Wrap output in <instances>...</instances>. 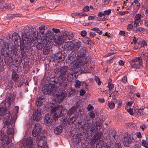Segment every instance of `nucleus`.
Wrapping results in <instances>:
<instances>
[{
  "mask_svg": "<svg viewBox=\"0 0 148 148\" xmlns=\"http://www.w3.org/2000/svg\"><path fill=\"white\" fill-rule=\"evenodd\" d=\"M103 136V134L101 132H97L96 134L95 135V138L97 140H99Z\"/></svg>",
  "mask_w": 148,
  "mask_h": 148,
  "instance_id": "ea45409f",
  "label": "nucleus"
},
{
  "mask_svg": "<svg viewBox=\"0 0 148 148\" xmlns=\"http://www.w3.org/2000/svg\"><path fill=\"white\" fill-rule=\"evenodd\" d=\"M6 107H1L0 108V115H3V119L5 120L4 125L6 126L8 129L7 134L8 135L12 134L14 130L12 126L15 122L17 118V114L18 112L19 107L16 106L14 110V114L11 115L10 112L6 114Z\"/></svg>",
  "mask_w": 148,
  "mask_h": 148,
  "instance_id": "f257e3e1",
  "label": "nucleus"
},
{
  "mask_svg": "<svg viewBox=\"0 0 148 148\" xmlns=\"http://www.w3.org/2000/svg\"><path fill=\"white\" fill-rule=\"evenodd\" d=\"M39 100L40 99H36V104L38 107H40L42 106L43 104V103L45 102V100H41V101H39Z\"/></svg>",
  "mask_w": 148,
  "mask_h": 148,
  "instance_id": "4c0bfd02",
  "label": "nucleus"
},
{
  "mask_svg": "<svg viewBox=\"0 0 148 148\" xmlns=\"http://www.w3.org/2000/svg\"><path fill=\"white\" fill-rule=\"evenodd\" d=\"M22 37L23 40L22 41L17 33H14L12 35V40L16 46H20L21 54L23 56L26 53V50L30 49L32 43L29 40L28 37L25 36L23 33L22 34Z\"/></svg>",
  "mask_w": 148,
  "mask_h": 148,
  "instance_id": "f03ea898",
  "label": "nucleus"
},
{
  "mask_svg": "<svg viewBox=\"0 0 148 148\" xmlns=\"http://www.w3.org/2000/svg\"><path fill=\"white\" fill-rule=\"evenodd\" d=\"M95 80L97 82L98 85L99 86L101 85V82L100 80V78L97 76H95Z\"/></svg>",
  "mask_w": 148,
  "mask_h": 148,
  "instance_id": "de8ad7c7",
  "label": "nucleus"
},
{
  "mask_svg": "<svg viewBox=\"0 0 148 148\" xmlns=\"http://www.w3.org/2000/svg\"><path fill=\"white\" fill-rule=\"evenodd\" d=\"M68 69L67 66H64L60 68H56L54 71L56 74L59 75V77L60 79L63 80L64 81V80L66 79V75L68 73Z\"/></svg>",
  "mask_w": 148,
  "mask_h": 148,
  "instance_id": "0eeeda50",
  "label": "nucleus"
},
{
  "mask_svg": "<svg viewBox=\"0 0 148 148\" xmlns=\"http://www.w3.org/2000/svg\"><path fill=\"white\" fill-rule=\"evenodd\" d=\"M51 112L58 119L60 117L63 116L64 114H66V110L63 105H60L52 108Z\"/></svg>",
  "mask_w": 148,
  "mask_h": 148,
  "instance_id": "39448f33",
  "label": "nucleus"
},
{
  "mask_svg": "<svg viewBox=\"0 0 148 148\" xmlns=\"http://www.w3.org/2000/svg\"><path fill=\"white\" fill-rule=\"evenodd\" d=\"M94 107L90 104H89L88 106V110L89 111H91L93 110Z\"/></svg>",
  "mask_w": 148,
  "mask_h": 148,
  "instance_id": "774afa93",
  "label": "nucleus"
},
{
  "mask_svg": "<svg viewBox=\"0 0 148 148\" xmlns=\"http://www.w3.org/2000/svg\"><path fill=\"white\" fill-rule=\"evenodd\" d=\"M129 13V12L128 11H120L118 13L119 14L121 15H123Z\"/></svg>",
  "mask_w": 148,
  "mask_h": 148,
  "instance_id": "3c124183",
  "label": "nucleus"
},
{
  "mask_svg": "<svg viewBox=\"0 0 148 148\" xmlns=\"http://www.w3.org/2000/svg\"><path fill=\"white\" fill-rule=\"evenodd\" d=\"M116 134H112L109 135L110 140V142L112 141V140L114 142L116 143V140L115 138Z\"/></svg>",
  "mask_w": 148,
  "mask_h": 148,
  "instance_id": "58836bf2",
  "label": "nucleus"
},
{
  "mask_svg": "<svg viewBox=\"0 0 148 148\" xmlns=\"http://www.w3.org/2000/svg\"><path fill=\"white\" fill-rule=\"evenodd\" d=\"M48 84H46L43 86L42 88V91L44 95L50 94L53 95L58 91V87H53Z\"/></svg>",
  "mask_w": 148,
  "mask_h": 148,
  "instance_id": "1a4fd4ad",
  "label": "nucleus"
},
{
  "mask_svg": "<svg viewBox=\"0 0 148 148\" xmlns=\"http://www.w3.org/2000/svg\"><path fill=\"white\" fill-rule=\"evenodd\" d=\"M96 115V112L95 111H93L89 113L90 117L92 119L94 118Z\"/></svg>",
  "mask_w": 148,
  "mask_h": 148,
  "instance_id": "37998d69",
  "label": "nucleus"
},
{
  "mask_svg": "<svg viewBox=\"0 0 148 148\" xmlns=\"http://www.w3.org/2000/svg\"><path fill=\"white\" fill-rule=\"evenodd\" d=\"M93 126H92L91 127V128L90 129V132L91 133H94L96 132L99 131V128L98 126L95 124L93 125Z\"/></svg>",
  "mask_w": 148,
  "mask_h": 148,
  "instance_id": "e433bc0d",
  "label": "nucleus"
},
{
  "mask_svg": "<svg viewBox=\"0 0 148 148\" xmlns=\"http://www.w3.org/2000/svg\"><path fill=\"white\" fill-rule=\"evenodd\" d=\"M127 110L128 112L131 115H133L134 113L133 111V109L131 108H130L129 109H128Z\"/></svg>",
  "mask_w": 148,
  "mask_h": 148,
  "instance_id": "864d4df0",
  "label": "nucleus"
},
{
  "mask_svg": "<svg viewBox=\"0 0 148 148\" xmlns=\"http://www.w3.org/2000/svg\"><path fill=\"white\" fill-rule=\"evenodd\" d=\"M108 87L109 88V90H110L111 91L114 88V85L113 84L110 83V82H109L108 83Z\"/></svg>",
  "mask_w": 148,
  "mask_h": 148,
  "instance_id": "8fccbe9b",
  "label": "nucleus"
},
{
  "mask_svg": "<svg viewBox=\"0 0 148 148\" xmlns=\"http://www.w3.org/2000/svg\"><path fill=\"white\" fill-rule=\"evenodd\" d=\"M89 10V7L88 5L85 6L83 9V10L85 12H86L88 11Z\"/></svg>",
  "mask_w": 148,
  "mask_h": 148,
  "instance_id": "6e6d98bb",
  "label": "nucleus"
},
{
  "mask_svg": "<svg viewBox=\"0 0 148 148\" xmlns=\"http://www.w3.org/2000/svg\"><path fill=\"white\" fill-rule=\"evenodd\" d=\"M42 127L40 124L36 123L34 127L32 132L33 136L36 137L38 136L40 133H42L40 132L41 130Z\"/></svg>",
  "mask_w": 148,
  "mask_h": 148,
  "instance_id": "a211bd4d",
  "label": "nucleus"
},
{
  "mask_svg": "<svg viewBox=\"0 0 148 148\" xmlns=\"http://www.w3.org/2000/svg\"><path fill=\"white\" fill-rule=\"evenodd\" d=\"M89 37L91 38H93L95 36L96 34L95 32H89Z\"/></svg>",
  "mask_w": 148,
  "mask_h": 148,
  "instance_id": "052dcab7",
  "label": "nucleus"
},
{
  "mask_svg": "<svg viewBox=\"0 0 148 148\" xmlns=\"http://www.w3.org/2000/svg\"><path fill=\"white\" fill-rule=\"evenodd\" d=\"M8 136L6 135L2 131H0V140L1 141H3L6 139V137Z\"/></svg>",
  "mask_w": 148,
  "mask_h": 148,
  "instance_id": "a19ab883",
  "label": "nucleus"
},
{
  "mask_svg": "<svg viewBox=\"0 0 148 148\" xmlns=\"http://www.w3.org/2000/svg\"><path fill=\"white\" fill-rule=\"evenodd\" d=\"M66 56V54L64 51H58L55 55L54 60L57 62H61L64 60Z\"/></svg>",
  "mask_w": 148,
  "mask_h": 148,
  "instance_id": "f8f14e48",
  "label": "nucleus"
},
{
  "mask_svg": "<svg viewBox=\"0 0 148 148\" xmlns=\"http://www.w3.org/2000/svg\"><path fill=\"white\" fill-rule=\"evenodd\" d=\"M131 135L128 132L125 134L123 139V142L124 145L126 147H129L132 143V140L133 139L131 137Z\"/></svg>",
  "mask_w": 148,
  "mask_h": 148,
  "instance_id": "ddd939ff",
  "label": "nucleus"
},
{
  "mask_svg": "<svg viewBox=\"0 0 148 148\" xmlns=\"http://www.w3.org/2000/svg\"><path fill=\"white\" fill-rule=\"evenodd\" d=\"M12 78L15 82H17L19 78L18 74H17L16 71L13 70L12 72Z\"/></svg>",
  "mask_w": 148,
  "mask_h": 148,
  "instance_id": "2f4dec72",
  "label": "nucleus"
},
{
  "mask_svg": "<svg viewBox=\"0 0 148 148\" xmlns=\"http://www.w3.org/2000/svg\"><path fill=\"white\" fill-rule=\"evenodd\" d=\"M111 12V10L110 9H109L107 10H105L104 11V14L105 16L106 15H108Z\"/></svg>",
  "mask_w": 148,
  "mask_h": 148,
  "instance_id": "4d7b16f0",
  "label": "nucleus"
},
{
  "mask_svg": "<svg viewBox=\"0 0 148 148\" xmlns=\"http://www.w3.org/2000/svg\"><path fill=\"white\" fill-rule=\"evenodd\" d=\"M16 95L14 92H13L10 93H8L5 100L3 101L1 104L3 106L4 105L6 107H8L14 101Z\"/></svg>",
  "mask_w": 148,
  "mask_h": 148,
  "instance_id": "6e6552de",
  "label": "nucleus"
},
{
  "mask_svg": "<svg viewBox=\"0 0 148 148\" xmlns=\"http://www.w3.org/2000/svg\"><path fill=\"white\" fill-rule=\"evenodd\" d=\"M33 140L32 139L27 140L26 143L21 144L19 148H32Z\"/></svg>",
  "mask_w": 148,
  "mask_h": 148,
  "instance_id": "5701e85b",
  "label": "nucleus"
},
{
  "mask_svg": "<svg viewBox=\"0 0 148 148\" xmlns=\"http://www.w3.org/2000/svg\"><path fill=\"white\" fill-rule=\"evenodd\" d=\"M33 119L34 121H38L42 118L41 110L40 109H36L33 113Z\"/></svg>",
  "mask_w": 148,
  "mask_h": 148,
  "instance_id": "6ab92c4d",
  "label": "nucleus"
},
{
  "mask_svg": "<svg viewBox=\"0 0 148 148\" xmlns=\"http://www.w3.org/2000/svg\"><path fill=\"white\" fill-rule=\"evenodd\" d=\"M67 94L64 91H62L61 92H58L56 95L55 101L56 103H59L62 101Z\"/></svg>",
  "mask_w": 148,
  "mask_h": 148,
  "instance_id": "4468645a",
  "label": "nucleus"
},
{
  "mask_svg": "<svg viewBox=\"0 0 148 148\" xmlns=\"http://www.w3.org/2000/svg\"><path fill=\"white\" fill-rule=\"evenodd\" d=\"M76 54V53L74 51H71V52L69 55L67 59L68 60L70 61H68V62L73 61L75 60Z\"/></svg>",
  "mask_w": 148,
  "mask_h": 148,
  "instance_id": "bb28decb",
  "label": "nucleus"
},
{
  "mask_svg": "<svg viewBox=\"0 0 148 148\" xmlns=\"http://www.w3.org/2000/svg\"><path fill=\"white\" fill-rule=\"evenodd\" d=\"M121 144L120 142L116 143V144L115 145V147L116 148H121Z\"/></svg>",
  "mask_w": 148,
  "mask_h": 148,
  "instance_id": "0e129e2a",
  "label": "nucleus"
},
{
  "mask_svg": "<svg viewBox=\"0 0 148 148\" xmlns=\"http://www.w3.org/2000/svg\"><path fill=\"white\" fill-rule=\"evenodd\" d=\"M108 106L110 109H113L115 106V104L114 102H110L108 103Z\"/></svg>",
  "mask_w": 148,
  "mask_h": 148,
  "instance_id": "09e8293b",
  "label": "nucleus"
},
{
  "mask_svg": "<svg viewBox=\"0 0 148 148\" xmlns=\"http://www.w3.org/2000/svg\"><path fill=\"white\" fill-rule=\"evenodd\" d=\"M142 145L144 147H146L148 145V143L146 142V141L145 140H143L141 143Z\"/></svg>",
  "mask_w": 148,
  "mask_h": 148,
  "instance_id": "13d9d810",
  "label": "nucleus"
},
{
  "mask_svg": "<svg viewBox=\"0 0 148 148\" xmlns=\"http://www.w3.org/2000/svg\"><path fill=\"white\" fill-rule=\"evenodd\" d=\"M83 139L81 133H78L73 135V136L72 141L74 144L77 145L80 142L82 139Z\"/></svg>",
  "mask_w": 148,
  "mask_h": 148,
  "instance_id": "aec40b11",
  "label": "nucleus"
},
{
  "mask_svg": "<svg viewBox=\"0 0 148 148\" xmlns=\"http://www.w3.org/2000/svg\"><path fill=\"white\" fill-rule=\"evenodd\" d=\"M63 49L65 50H71L73 49V42L71 41H66L63 46Z\"/></svg>",
  "mask_w": 148,
  "mask_h": 148,
  "instance_id": "b1692460",
  "label": "nucleus"
},
{
  "mask_svg": "<svg viewBox=\"0 0 148 148\" xmlns=\"http://www.w3.org/2000/svg\"><path fill=\"white\" fill-rule=\"evenodd\" d=\"M142 56L143 57H144L146 58V57L147 58H148V52H143L142 54Z\"/></svg>",
  "mask_w": 148,
  "mask_h": 148,
  "instance_id": "69168bd1",
  "label": "nucleus"
},
{
  "mask_svg": "<svg viewBox=\"0 0 148 148\" xmlns=\"http://www.w3.org/2000/svg\"><path fill=\"white\" fill-rule=\"evenodd\" d=\"M87 32L85 30L82 31L80 33V35L83 37H84L86 35Z\"/></svg>",
  "mask_w": 148,
  "mask_h": 148,
  "instance_id": "338daca9",
  "label": "nucleus"
},
{
  "mask_svg": "<svg viewBox=\"0 0 148 148\" xmlns=\"http://www.w3.org/2000/svg\"><path fill=\"white\" fill-rule=\"evenodd\" d=\"M81 145L83 147H86L88 145V143L87 141H86L83 138L82 139L81 141Z\"/></svg>",
  "mask_w": 148,
  "mask_h": 148,
  "instance_id": "79ce46f5",
  "label": "nucleus"
},
{
  "mask_svg": "<svg viewBox=\"0 0 148 148\" xmlns=\"http://www.w3.org/2000/svg\"><path fill=\"white\" fill-rule=\"evenodd\" d=\"M140 60H142V59L140 57H136L135 58L132 59V61L130 62V63H137Z\"/></svg>",
  "mask_w": 148,
  "mask_h": 148,
  "instance_id": "c03bdc74",
  "label": "nucleus"
},
{
  "mask_svg": "<svg viewBox=\"0 0 148 148\" xmlns=\"http://www.w3.org/2000/svg\"><path fill=\"white\" fill-rule=\"evenodd\" d=\"M6 137V139L2 141L3 147L4 148H9L12 145L11 140L8 136Z\"/></svg>",
  "mask_w": 148,
  "mask_h": 148,
  "instance_id": "412c9836",
  "label": "nucleus"
},
{
  "mask_svg": "<svg viewBox=\"0 0 148 148\" xmlns=\"http://www.w3.org/2000/svg\"><path fill=\"white\" fill-rule=\"evenodd\" d=\"M14 60L13 58V56L5 58L4 59V61L6 65L9 67L11 66L14 64Z\"/></svg>",
  "mask_w": 148,
  "mask_h": 148,
  "instance_id": "4be33fe9",
  "label": "nucleus"
},
{
  "mask_svg": "<svg viewBox=\"0 0 148 148\" xmlns=\"http://www.w3.org/2000/svg\"><path fill=\"white\" fill-rule=\"evenodd\" d=\"M87 51L88 49L86 47H82L77 52L78 55L76 56V58L77 59H79L82 58H85Z\"/></svg>",
  "mask_w": 148,
  "mask_h": 148,
  "instance_id": "dca6fc26",
  "label": "nucleus"
},
{
  "mask_svg": "<svg viewBox=\"0 0 148 148\" xmlns=\"http://www.w3.org/2000/svg\"><path fill=\"white\" fill-rule=\"evenodd\" d=\"M43 42V40L42 42H38L36 45V47L37 49L40 50H41L43 47H44L45 45H47L48 43H46L45 42Z\"/></svg>",
  "mask_w": 148,
  "mask_h": 148,
  "instance_id": "473e14b6",
  "label": "nucleus"
},
{
  "mask_svg": "<svg viewBox=\"0 0 148 148\" xmlns=\"http://www.w3.org/2000/svg\"><path fill=\"white\" fill-rule=\"evenodd\" d=\"M141 15L140 14H137L136 16H135V18H136V20H140V19L141 18Z\"/></svg>",
  "mask_w": 148,
  "mask_h": 148,
  "instance_id": "680f3d73",
  "label": "nucleus"
},
{
  "mask_svg": "<svg viewBox=\"0 0 148 148\" xmlns=\"http://www.w3.org/2000/svg\"><path fill=\"white\" fill-rule=\"evenodd\" d=\"M60 79L59 77H57L56 76H54L50 79L48 84L51 85L53 87H58V86L64 87L67 86V84L64 82L63 80Z\"/></svg>",
  "mask_w": 148,
  "mask_h": 148,
  "instance_id": "423d86ee",
  "label": "nucleus"
},
{
  "mask_svg": "<svg viewBox=\"0 0 148 148\" xmlns=\"http://www.w3.org/2000/svg\"><path fill=\"white\" fill-rule=\"evenodd\" d=\"M143 62L142 60H140L137 63H131V67L134 68L138 69L140 68V66L142 65Z\"/></svg>",
  "mask_w": 148,
  "mask_h": 148,
  "instance_id": "c85d7f7f",
  "label": "nucleus"
},
{
  "mask_svg": "<svg viewBox=\"0 0 148 148\" xmlns=\"http://www.w3.org/2000/svg\"><path fill=\"white\" fill-rule=\"evenodd\" d=\"M44 31L43 30L40 31L39 33L38 32V36L42 37L43 36H44L45 35Z\"/></svg>",
  "mask_w": 148,
  "mask_h": 148,
  "instance_id": "603ef678",
  "label": "nucleus"
},
{
  "mask_svg": "<svg viewBox=\"0 0 148 148\" xmlns=\"http://www.w3.org/2000/svg\"><path fill=\"white\" fill-rule=\"evenodd\" d=\"M51 112L46 114L44 117V123L46 126H49L54 121L58 120Z\"/></svg>",
  "mask_w": 148,
  "mask_h": 148,
  "instance_id": "9d476101",
  "label": "nucleus"
},
{
  "mask_svg": "<svg viewBox=\"0 0 148 148\" xmlns=\"http://www.w3.org/2000/svg\"><path fill=\"white\" fill-rule=\"evenodd\" d=\"M17 14H10L8 15V18L9 19L12 18L13 17L17 16Z\"/></svg>",
  "mask_w": 148,
  "mask_h": 148,
  "instance_id": "bf43d9fd",
  "label": "nucleus"
},
{
  "mask_svg": "<svg viewBox=\"0 0 148 148\" xmlns=\"http://www.w3.org/2000/svg\"><path fill=\"white\" fill-rule=\"evenodd\" d=\"M73 48L78 50L81 47L82 42L79 41H78L74 43L73 42Z\"/></svg>",
  "mask_w": 148,
  "mask_h": 148,
  "instance_id": "72a5a7b5",
  "label": "nucleus"
},
{
  "mask_svg": "<svg viewBox=\"0 0 148 148\" xmlns=\"http://www.w3.org/2000/svg\"><path fill=\"white\" fill-rule=\"evenodd\" d=\"M140 22L139 20H135L134 22V27H137L139 25V23Z\"/></svg>",
  "mask_w": 148,
  "mask_h": 148,
  "instance_id": "5fc2aeb1",
  "label": "nucleus"
},
{
  "mask_svg": "<svg viewBox=\"0 0 148 148\" xmlns=\"http://www.w3.org/2000/svg\"><path fill=\"white\" fill-rule=\"evenodd\" d=\"M83 42L86 44L88 45L89 46L91 45V41L90 38L88 37H85L83 38Z\"/></svg>",
  "mask_w": 148,
  "mask_h": 148,
  "instance_id": "c9c22d12",
  "label": "nucleus"
},
{
  "mask_svg": "<svg viewBox=\"0 0 148 148\" xmlns=\"http://www.w3.org/2000/svg\"><path fill=\"white\" fill-rule=\"evenodd\" d=\"M78 106H73L67 112L66 111V113L67 112V114L69 115V116H71V115L75 116V114L77 111V109L78 108Z\"/></svg>",
  "mask_w": 148,
  "mask_h": 148,
  "instance_id": "393cba45",
  "label": "nucleus"
},
{
  "mask_svg": "<svg viewBox=\"0 0 148 148\" xmlns=\"http://www.w3.org/2000/svg\"><path fill=\"white\" fill-rule=\"evenodd\" d=\"M34 29H31L28 26L25 27L24 28V34L25 36L28 37L30 42L34 44L38 42V32H34L33 30Z\"/></svg>",
  "mask_w": 148,
  "mask_h": 148,
  "instance_id": "20e7f679",
  "label": "nucleus"
},
{
  "mask_svg": "<svg viewBox=\"0 0 148 148\" xmlns=\"http://www.w3.org/2000/svg\"><path fill=\"white\" fill-rule=\"evenodd\" d=\"M55 36L53 32L51 31H48L45 34V36L43 39V42H46V44L51 41V40L54 38Z\"/></svg>",
  "mask_w": 148,
  "mask_h": 148,
  "instance_id": "2eb2a0df",
  "label": "nucleus"
},
{
  "mask_svg": "<svg viewBox=\"0 0 148 148\" xmlns=\"http://www.w3.org/2000/svg\"><path fill=\"white\" fill-rule=\"evenodd\" d=\"M63 127L61 125H59L55 128L54 130V133L56 135L60 134L62 131Z\"/></svg>",
  "mask_w": 148,
  "mask_h": 148,
  "instance_id": "c756f323",
  "label": "nucleus"
},
{
  "mask_svg": "<svg viewBox=\"0 0 148 148\" xmlns=\"http://www.w3.org/2000/svg\"><path fill=\"white\" fill-rule=\"evenodd\" d=\"M67 75V77H66V79H67V80L69 82H73L75 80V76L73 73H67L66 74Z\"/></svg>",
  "mask_w": 148,
  "mask_h": 148,
  "instance_id": "7c9ffc66",
  "label": "nucleus"
},
{
  "mask_svg": "<svg viewBox=\"0 0 148 148\" xmlns=\"http://www.w3.org/2000/svg\"><path fill=\"white\" fill-rule=\"evenodd\" d=\"M75 87L76 88H80L81 85V82L79 81L78 80H77L75 81Z\"/></svg>",
  "mask_w": 148,
  "mask_h": 148,
  "instance_id": "49530a36",
  "label": "nucleus"
},
{
  "mask_svg": "<svg viewBox=\"0 0 148 148\" xmlns=\"http://www.w3.org/2000/svg\"><path fill=\"white\" fill-rule=\"evenodd\" d=\"M0 47H1V53L3 56L6 58L11 56L12 55H18L20 52L18 51L17 48L15 46H14L11 48V51H7V48L8 47V44L6 43L5 41L2 39H0Z\"/></svg>",
  "mask_w": 148,
  "mask_h": 148,
  "instance_id": "7ed1b4c3",
  "label": "nucleus"
},
{
  "mask_svg": "<svg viewBox=\"0 0 148 148\" xmlns=\"http://www.w3.org/2000/svg\"><path fill=\"white\" fill-rule=\"evenodd\" d=\"M76 119L75 117V116L71 115L69 116V120H65V119H63V121L64 122H65L66 124L67 123L68 124L71 125L73 124V123L76 120Z\"/></svg>",
  "mask_w": 148,
  "mask_h": 148,
  "instance_id": "cd10ccee",
  "label": "nucleus"
},
{
  "mask_svg": "<svg viewBox=\"0 0 148 148\" xmlns=\"http://www.w3.org/2000/svg\"><path fill=\"white\" fill-rule=\"evenodd\" d=\"M69 32H65L62 35L58 37L57 41V42L58 44L60 45L64 42H66L68 37V35Z\"/></svg>",
  "mask_w": 148,
  "mask_h": 148,
  "instance_id": "f3484780",
  "label": "nucleus"
},
{
  "mask_svg": "<svg viewBox=\"0 0 148 148\" xmlns=\"http://www.w3.org/2000/svg\"><path fill=\"white\" fill-rule=\"evenodd\" d=\"M36 139L38 141L37 145L39 147H42L46 144L47 137L44 134L40 133L37 136Z\"/></svg>",
  "mask_w": 148,
  "mask_h": 148,
  "instance_id": "9b49d317",
  "label": "nucleus"
},
{
  "mask_svg": "<svg viewBox=\"0 0 148 148\" xmlns=\"http://www.w3.org/2000/svg\"><path fill=\"white\" fill-rule=\"evenodd\" d=\"M50 49V47L45 45L43 49V54L45 55L48 54L49 53Z\"/></svg>",
  "mask_w": 148,
  "mask_h": 148,
  "instance_id": "f704fd0d",
  "label": "nucleus"
},
{
  "mask_svg": "<svg viewBox=\"0 0 148 148\" xmlns=\"http://www.w3.org/2000/svg\"><path fill=\"white\" fill-rule=\"evenodd\" d=\"M99 121L96 122L95 124L99 127V129L101 128L102 126V123L101 122V120L99 119L98 120Z\"/></svg>",
  "mask_w": 148,
  "mask_h": 148,
  "instance_id": "a18cd8bd",
  "label": "nucleus"
},
{
  "mask_svg": "<svg viewBox=\"0 0 148 148\" xmlns=\"http://www.w3.org/2000/svg\"><path fill=\"white\" fill-rule=\"evenodd\" d=\"M143 110H141L140 109H136V111H137L139 113L140 115H143L144 114L143 113Z\"/></svg>",
  "mask_w": 148,
  "mask_h": 148,
  "instance_id": "e2e57ef3",
  "label": "nucleus"
},
{
  "mask_svg": "<svg viewBox=\"0 0 148 148\" xmlns=\"http://www.w3.org/2000/svg\"><path fill=\"white\" fill-rule=\"evenodd\" d=\"M93 126V121L90 122H86L82 126V127L85 131L88 132L90 131L91 127Z\"/></svg>",
  "mask_w": 148,
  "mask_h": 148,
  "instance_id": "a878e982",
  "label": "nucleus"
}]
</instances>
